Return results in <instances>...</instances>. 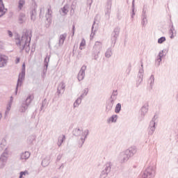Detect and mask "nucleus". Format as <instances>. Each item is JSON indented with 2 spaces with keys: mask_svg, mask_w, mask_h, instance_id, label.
Here are the masks:
<instances>
[{
  "mask_svg": "<svg viewBox=\"0 0 178 178\" xmlns=\"http://www.w3.org/2000/svg\"><path fill=\"white\" fill-rule=\"evenodd\" d=\"M31 35V31L26 29L25 32L23 33L22 38H20V35L16 33L15 34V40H17L18 42H16V45H20V44H24V40L29 38Z\"/></svg>",
  "mask_w": 178,
  "mask_h": 178,
  "instance_id": "obj_1",
  "label": "nucleus"
},
{
  "mask_svg": "<svg viewBox=\"0 0 178 178\" xmlns=\"http://www.w3.org/2000/svg\"><path fill=\"white\" fill-rule=\"evenodd\" d=\"M155 177V167L149 166L142 173V178H153Z\"/></svg>",
  "mask_w": 178,
  "mask_h": 178,
  "instance_id": "obj_2",
  "label": "nucleus"
},
{
  "mask_svg": "<svg viewBox=\"0 0 178 178\" xmlns=\"http://www.w3.org/2000/svg\"><path fill=\"white\" fill-rule=\"evenodd\" d=\"M119 34H120V27L117 26L114 29L113 31L111 33V45L113 47H115L116 44V41H118V38L119 37Z\"/></svg>",
  "mask_w": 178,
  "mask_h": 178,
  "instance_id": "obj_3",
  "label": "nucleus"
},
{
  "mask_svg": "<svg viewBox=\"0 0 178 178\" xmlns=\"http://www.w3.org/2000/svg\"><path fill=\"white\" fill-rule=\"evenodd\" d=\"M111 169L112 163L111 162L106 163L103 167V170L100 174V178H106L108 175L111 173Z\"/></svg>",
  "mask_w": 178,
  "mask_h": 178,
  "instance_id": "obj_4",
  "label": "nucleus"
},
{
  "mask_svg": "<svg viewBox=\"0 0 178 178\" xmlns=\"http://www.w3.org/2000/svg\"><path fill=\"white\" fill-rule=\"evenodd\" d=\"M26 77V72H19L18 75V79L17 81V85L15 88V95H17V91H19V87L23 86V81Z\"/></svg>",
  "mask_w": 178,
  "mask_h": 178,
  "instance_id": "obj_5",
  "label": "nucleus"
},
{
  "mask_svg": "<svg viewBox=\"0 0 178 178\" xmlns=\"http://www.w3.org/2000/svg\"><path fill=\"white\" fill-rule=\"evenodd\" d=\"M30 104H31V95H29L26 97V100L22 102V106L19 108V112H21L22 113H24V112H26Z\"/></svg>",
  "mask_w": 178,
  "mask_h": 178,
  "instance_id": "obj_6",
  "label": "nucleus"
},
{
  "mask_svg": "<svg viewBox=\"0 0 178 178\" xmlns=\"http://www.w3.org/2000/svg\"><path fill=\"white\" fill-rule=\"evenodd\" d=\"M156 120V115H154L152 120L150 121L149 122V127H148V134L149 136H152V134H154L156 129V127L155 126L156 124V122L155 121Z\"/></svg>",
  "mask_w": 178,
  "mask_h": 178,
  "instance_id": "obj_7",
  "label": "nucleus"
},
{
  "mask_svg": "<svg viewBox=\"0 0 178 178\" xmlns=\"http://www.w3.org/2000/svg\"><path fill=\"white\" fill-rule=\"evenodd\" d=\"M141 63V69L139 70L138 74V83H136V86L138 87L141 83H143V79L144 78V65L143 64V61H140Z\"/></svg>",
  "mask_w": 178,
  "mask_h": 178,
  "instance_id": "obj_8",
  "label": "nucleus"
},
{
  "mask_svg": "<svg viewBox=\"0 0 178 178\" xmlns=\"http://www.w3.org/2000/svg\"><path fill=\"white\" fill-rule=\"evenodd\" d=\"M129 159H130V157L125 152H121L118 156V161L120 163H125V162H127Z\"/></svg>",
  "mask_w": 178,
  "mask_h": 178,
  "instance_id": "obj_9",
  "label": "nucleus"
},
{
  "mask_svg": "<svg viewBox=\"0 0 178 178\" xmlns=\"http://www.w3.org/2000/svg\"><path fill=\"white\" fill-rule=\"evenodd\" d=\"M86 70H87V66L83 65L77 75V79L79 81L84 80V77H86Z\"/></svg>",
  "mask_w": 178,
  "mask_h": 178,
  "instance_id": "obj_10",
  "label": "nucleus"
},
{
  "mask_svg": "<svg viewBox=\"0 0 178 178\" xmlns=\"http://www.w3.org/2000/svg\"><path fill=\"white\" fill-rule=\"evenodd\" d=\"M8 60H9V57H8V56L0 54V68L7 66Z\"/></svg>",
  "mask_w": 178,
  "mask_h": 178,
  "instance_id": "obj_11",
  "label": "nucleus"
},
{
  "mask_svg": "<svg viewBox=\"0 0 178 178\" xmlns=\"http://www.w3.org/2000/svg\"><path fill=\"white\" fill-rule=\"evenodd\" d=\"M46 22H47V24H46L45 27L48 28L51 24H52V10L51 8H48L47 13L46 14Z\"/></svg>",
  "mask_w": 178,
  "mask_h": 178,
  "instance_id": "obj_12",
  "label": "nucleus"
},
{
  "mask_svg": "<svg viewBox=\"0 0 178 178\" xmlns=\"http://www.w3.org/2000/svg\"><path fill=\"white\" fill-rule=\"evenodd\" d=\"M106 13L105 16L107 19H110L111 17V12L112 9V0H107L106 6Z\"/></svg>",
  "mask_w": 178,
  "mask_h": 178,
  "instance_id": "obj_13",
  "label": "nucleus"
},
{
  "mask_svg": "<svg viewBox=\"0 0 178 178\" xmlns=\"http://www.w3.org/2000/svg\"><path fill=\"white\" fill-rule=\"evenodd\" d=\"M33 35H30V36L29 38L25 39L24 40V44L22 46V44H20V45H17L19 47V48L20 49V51H19L20 54H22V52H23V51H24V49H26V47L27 44H29V42H31V37Z\"/></svg>",
  "mask_w": 178,
  "mask_h": 178,
  "instance_id": "obj_14",
  "label": "nucleus"
},
{
  "mask_svg": "<svg viewBox=\"0 0 178 178\" xmlns=\"http://www.w3.org/2000/svg\"><path fill=\"white\" fill-rule=\"evenodd\" d=\"M124 152L128 154L129 158H131V156H134V155L137 154V147H136V146H132Z\"/></svg>",
  "mask_w": 178,
  "mask_h": 178,
  "instance_id": "obj_15",
  "label": "nucleus"
},
{
  "mask_svg": "<svg viewBox=\"0 0 178 178\" xmlns=\"http://www.w3.org/2000/svg\"><path fill=\"white\" fill-rule=\"evenodd\" d=\"M115 104V100H112L108 99L106 103V112H110L112 111V108H113V105Z\"/></svg>",
  "mask_w": 178,
  "mask_h": 178,
  "instance_id": "obj_16",
  "label": "nucleus"
},
{
  "mask_svg": "<svg viewBox=\"0 0 178 178\" xmlns=\"http://www.w3.org/2000/svg\"><path fill=\"white\" fill-rule=\"evenodd\" d=\"M141 20V24L143 27H145L148 23V19H147V13L145 10H143Z\"/></svg>",
  "mask_w": 178,
  "mask_h": 178,
  "instance_id": "obj_17",
  "label": "nucleus"
},
{
  "mask_svg": "<svg viewBox=\"0 0 178 178\" xmlns=\"http://www.w3.org/2000/svg\"><path fill=\"white\" fill-rule=\"evenodd\" d=\"M8 12V8H5V4L3 1L0 0V17H2Z\"/></svg>",
  "mask_w": 178,
  "mask_h": 178,
  "instance_id": "obj_18",
  "label": "nucleus"
},
{
  "mask_svg": "<svg viewBox=\"0 0 178 178\" xmlns=\"http://www.w3.org/2000/svg\"><path fill=\"white\" fill-rule=\"evenodd\" d=\"M162 58H163V50L159 53V58L156 59V66L158 67L162 62Z\"/></svg>",
  "mask_w": 178,
  "mask_h": 178,
  "instance_id": "obj_19",
  "label": "nucleus"
},
{
  "mask_svg": "<svg viewBox=\"0 0 178 178\" xmlns=\"http://www.w3.org/2000/svg\"><path fill=\"white\" fill-rule=\"evenodd\" d=\"M0 161L1 162H3L4 163H6L8 162V152L5 150L0 156Z\"/></svg>",
  "mask_w": 178,
  "mask_h": 178,
  "instance_id": "obj_20",
  "label": "nucleus"
},
{
  "mask_svg": "<svg viewBox=\"0 0 178 178\" xmlns=\"http://www.w3.org/2000/svg\"><path fill=\"white\" fill-rule=\"evenodd\" d=\"M147 112H148V105L143 106L142 108H141V117H142V119L144 118L145 115H147Z\"/></svg>",
  "mask_w": 178,
  "mask_h": 178,
  "instance_id": "obj_21",
  "label": "nucleus"
},
{
  "mask_svg": "<svg viewBox=\"0 0 178 178\" xmlns=\"http://www.w3.org/2000/svg\"><path fill=\"white\" fill-rule=\"evenodd\" d=\"M72 134L76 137H79V136H81L83 134V131L81 130L80 128H76L73 129Z\"/></svg>",
  "mask_w": 178,
  "mask_h": 178,
  "instance_id": "obj_22",
  "label": "nucleus"
},
{
  "mask_svg": "<svg viewBox=\"0 0 178 178\" xmlns=\"http://www.w3.org/2000/svg\"><path fill=\"white\" fill-rule=\"evenodd\" d=\"M31 154L29 152H23L20 154L21 161L29 159L30 158Z\"/></svg>",
  "mask_w": 178,
  "mask_h": 178,
  "instance_id": "obj_23",
  "label": "nucleus"
},
{
  "mask_svg": "<svg viewBox=\"0 0 178 178\" xmlns=\"http://www.w3.org/2000/svg\"><path fill=\"white\" fill-rule=\"evenodd\" d=\"M67 36V34H66V33H63L60 35V39H59V46L60 47V45H63Z\"/></svg>",
  "mask_w": 178,
  "mask_h": 178,
  "instance_id": "obj_24",
  "label": "nucleus"
},
{
  "mask_svg": "<svg viewBox=\"0 0 178 178\" xmlns=\"http://www.w3.org/2000/svg\"><path fill=\"white\" fill-rule=\"evenodd\" d=\"M35 136L34 135H31L28 139H27V143L28 144H30V145H33V143H34V141H35Z\"/></svg>",
  "mask_w": 178,
  "mask_h": 178,
  "instance_id": "obj_25",
  "label": "nucleus"
},
{
  "mask_svg": "<svg viewBox=\"0 0 178 178\" xmlns=\"http://www.w3.org/2000/svg\"><path fill=\"white\" fill-rule=\"evenodd\" d=\"M109 99H111L113 101H115V99H118V90H113V91L112 95L110 97Z\"/></svg>",
  "mask_w": 178,
  "mask_h": 178,
  "instance_id": "obj_26",
  "label": "nucleus"
},
{
  "mask_svg": "<svg viewBox=\"0 0 178 178\" xmlns=\"http://www.w3.org/2000/svg\"><path fill=\"white\" fill-rule=\"evenodd\" d=\"M24 5H26V0H19L18 1V9L19 10H22V9H23V6H24Z\"/></svg>",
  "mask_w": 178,
  "mask_h": 178,
  "instance_id": "obj_27",
  "label": "nucleus"
},
{
  "mask_svg": "<svg viewBox=\"0 0 178 178\" xmlns=\"http://www.w3.org/2000/svg\"><path fill=\"white\" fill-rule=\"evenodd\" d=\"M170 38L172 39L175 38V26L172 24V28L169 30Z\"/></svg>",
  "mask_w": 178,
  "mask_h": 178,
  "instance_id": "obj_28",
  "label": "nucleus"
},
{
  "mask_svg": "<svg viewBox=\"0 0 178 178\" xmlns=\"http://www.w3.org/2000/svg\"><path fill=\"white\" fill-rule=\"evenodd\" d=\"M30 15H31V20L34 22L35 20V15H36L35 8L32 9V10L30 12Z\"/></svg>",
  "mask_w": 178,
  "mask_h": 178,
  "instance_id": "obj_29",
  "label": "nucleus"
},
{
  "mask_svg": "<svg viewBox=\"0 0 178 178\" xmlns=\"http://www.w3.org/2000/svg\"><path fill=\"white\" fill-rule=\"evenodd\" d=\"M154 81H155V77L154 76V75H151L149 79V83L151 90H152V87H154Z\"/></svg>",
  "mask_w": 178,
  "mask_h": 178,
  "instance_id": "obj_30",
  "label": "nucleus"
},
{
  "mask_svg": "<svg viewBox=\"0 0 178 178\" xmlns=\"http://www.w3.org/2000/svg\"><path fill=\"white\" fill-rule=\"evenodd\" d=\"M120 111H122V104L118 103L115 106V113H120Z\"/></svg>",
  "mask_w": 178,
  "mask_h": 178,
  "instance_id": "obj_31",
  "label": "nucleus"
},
{
  "mask_svg": "<svg viewBox=\"0 0 178 178\" xmlns=\"http://www.w3.org/2000/svg\"><path fill=\"white\" fill-rule=\"evenodd\" d=\"M109 122H111L112 123H116L118 120V115H113L109 119Z\"/></svg>",
  "mask_w": 178,
  "mask_h": 178,
  "instance_id": "obj_32",
  "label": "nucleus"
},
{
  "mask_svg": "<svg viewBox=\"0 0 178 178\" xmlns=\"http://www.w3.org/2000/svg\"><path fill=\"white\" fill-rule=\"evenodd\" d=\"M112 48L110 47L106 50L105 53V56L106 58H111V56H112Z\"/></svg>",
  "mask_w": 178,
  "mask_h": 178,
  "instance_id": "obj_33",
  "label": "nucleus"
},
{
  "mask_svg": "<svg viewBox=\"0 0 178 178\" xmlns=\"http://www.w3.org/2000/svg\"><path fill=\"white\" fill-rule=\"evenodd\" d=\"M81 97H78L77 99L74 103V108H77L80 104H81Z\"/></svg>",
  "mask_w": 178,
  "mask_h": 178,
  "instance_id": "obj_34",
  "label": "nucleus"
},
{
  "mask_svg": "<svg viewBox=\"0 0 178 178\" xmlns=\"http://www.w3.org/2000/svg\"><path fill=\"white\" fill-rule=\"evenodd\" d=\"M66 88V85H65V83L63 82H61L58 86V90H63V92H65V88Z\"/></svg>",
  "mask_w": 178,
  "mask_h": 178,
  "instance_id": "obj_35",
  "label": "nucleus"
},
{
  "mask_svg": "<svg viewBox=\"0 0 178 178\" xmlns=\"http://www.w3.org/2000/svg\"><path fill=\"white\" fill-rule=\"evenodd\" d=\"M68 8H69V6L66 4L63 6V8H61V12H63L64 15H67V12H69V10H67Z\"/></svg>",
  "mask_w": 178,
  "mask_h": 178,
  "instance_id": "obj_36",
  "label": "nucleus"
},
{
  "mask_svg": "<svg viewBox=\"0 0 178 178\" xmlns=\"http://www.w3.org/2000/svg\"><path fill=\"white\" fill-rule=\"evenodd\" d=\"M26 17V14L21 13L19 16V22H20V24H22L24 22L23 19Z\"/></svg>",
  "mask_w": 178,
  "mask_h": 178,
  "instance_id": "obj_37",
  "label": "nucleus"
},
{
  "mask_svg": "<svg viewBox=\"0 0 178 178\" xmlns=\"http://www.w3.org/2000/svg\"><path fill=\"white\" fill-rule=\"evenodd\" d=\"M26 175H29V171L28 170L21 171L19 172V178H24V176H26Z\"/></svg>",
  "mask_w": 178,
  "mask_h": 178,
  "instance_id": "obj_38",
  "label": "nucleus"
},
{
  "mask_svg": "<svg viewBox=\"0 0 178 178\" xmlns=\"http://www.w3.org/2000/svg\"><path fill=\"white\" fill-rule=\"evenodd\" d=\"M94 26H95V21H94L93 24L92 26V33L90 34V37H94V35H95V32L97 31V28L94 29Z\"/></svg>",
  "mask_w": 178,
  "mask_h": 178,
  "instance_id": "obj_39",
  "label": "nucleus"
},
{
  "mask_svg": "<svg viewBox=\"0 0 178 178\" xmlns=\"http://www.w3.org/2000/svg\"><path fill=\"white\" fill-rule=\"evenodd\" d=\"M132 13H131V19H134V16H136V13H134V0L132 1Z\"/></svg>",
  "mask_w": 178,
  "mask_h": 178,
  "instance_id": "obj_40",
  "label": "nucleus"
},
{
  "mask_svg": "<svg viewBox=\"0 0 178 178\" xmlns=\"http://www.w3.org/2000/svg\"><path fill=\"white\" fill-rule=\"evenodd\" d=\"M166 41V38L165 36H162L158 39V44H163Z\"/></svg>",
  "mask_w": 178,
  "mask_h": 178,
  "instance_id": "obj_41",
  "label": "nucleus"
},
{
  "mask_svg": "<svg viewBox=\"0 0 178 178\" xmlns=\"http://www.w3.org/2000/svg\"><path fill=\"white\" fill-rule=\"evenodd\" d=\"M45 76V58L43 60V72L42 73V77L44 79Z\"/></svg>",
  "mask_w": 178,
  "mask_h": 178,
  "instance_id": "obj_42",
  "label": "nucleus"
},
{
  "mask_svg": "<svg viewBox=\"0 0 178 178\" xmlns=\"http://www.w3.org/2000/svg\"><path fill=\"white\" fill-rule=\"evenodd\" d=\"M65 140H66V136H65V135H63V138L58 143V147H60V145H62V144L63 143V141H65Z\"/></svg>",
  "mask_w": 178,
  "mask_h": 178,
  "instance_id": "obj_43",
  "label": "nucleus"
},
{
  "mask_svg": "<svg viewBox=\"0 0 178 178\" xmlns=\"http://www.w3.org/2000/svg\"><path fill=\"white\" fill-rule=\"evenodd\" d=\"M82 134H83L84 136V139L86 140V138H87V136H88V134H90V131L88 129H86Z\"/></svg>",
  "mask_w": 178,
  "mask_h": 178,
  "instance_id": "obj_44",
  "label": "nucleus"
},
{
  "mask_svg": "<svg viewBox=\"0 0 178 178\" xmlns=\"http://www.w3.org/2000/svg\"><path fill=\"white\" fill-rule=\"evenodd\" d=\"M81 143H79L78 145L79 148H81V147H83V145L86 141V139L83 138H81Z\"/></svg>",
  "mask_w": 178,
  "mask_h": 178,
  "instance_id": "obj_45",
  "label": "nucleus"
},
{
  "mask_svg": "<svg viewBox=\"0 0 178 178\" xmlns=\"http://www.w3.org/2000/svg\"><path fill=\"white\" fill-rule=\"evenodd\" d=\"M86 45V40L84 39L82 40V41L80 43L79 49L82 50L83 47Z\"/></svg>",
  "mask_w": 178,
  "mask_h": 178,
  "instance_id": "obj_46",
  "label": "nucleus"
},
{
  "mask_svg": "<svg viewBox=\"0 0 178 178\" xmlns=\"http://www.w3.org/2000/svg\"><path fill=\"white\" fill-rule=\"evenodd\" d=\"M131 72V65L129 64L127 70H126L127 75L129 76V74H130Z\"/></svg>",
  "mask_w": 178,
  "mask_h": 178,
  "instance_id": "obj_47",
  "label": "nucleus"
},
{
  "mask_svg": "<svg viewBox=\"0 0 178 178\" xmlns=\"http://www.w3.org/2000/svg\"><path fill=\"white\" fill-rule=\"evenodd\" d=\"M25 52H26V54H29V52H30V42H28V44L25 47Z\"/></svg>",
  "mask_w": 178,
  "mask_h": 178,
  "instance_id": "obj_48",
  "label": "nucleus"
},
{
  "mask_svg": "<svg viewBox=\"0 0 178 178\" xmlns=\"http://www.w3.org/2000/svg\"><path fill=\"white\" fill-rule=\"evenodd\" d=\"M97 47L98 48H101V47H102V43H101L99 42H96L95 44L94 48H97Z\"/></svg>",
  "mask_w": 178,
  "mask_h": 178,
  "instance_id": "obj_49",
  "label": "nucleus"
},
{
  "mask_svg": "<svg viewBox=\"0 0 178 178\" xmlns=\"http://www.w3.org/2000/svg\"><path fill=\"white\" fill-rule=\"evenodd\" d=\"M11 108H12V104H8L6 111V113H9V111H10Z\"/></svg>",
  "mask_w": 178,
  "mask_h": 178,
  "instance_id": "obj_50",
  "label": "nucleus"
},
{
  "mask_svg": "<svg viewBox=\"0 0 178 178\" xmlns=\"http://www.w3.org/2000/svg\"><path fill=\"white\" fill-rule=\"evenodd\" d=\"M63 154H59L57 156L56 162H59V161H60V159H62V157H63Z\"/></svg>",
  "mask_w": 178,
  "mask_h": 178,
  "instance_id": "obj_51",
  "label": "nucleus"
},
{
  "mask_svg": "<svg viewBox=\"0 0 178 178\" xmlns=\"http://www.w3.org/2000/svg\"><path fill=\"white\" fill-rule=\"evenodd\" d=\"M6 165V163L0 161V169H3Z\"/></svg>",
  "mask_w": 178,
  "mask_h": 178,
  "instance_id": "obj_52",
  "label": "nucleus"
},
{
  "mask_svg": "<svg viewBox=\"0 0 178 178\" xmlns=\"http://www.w3.org/2000/svg\"><path fill=\"white\" fill-rule=\"evenodd\" d=\"M21 72L26 73V64L25 63L22 64V68Z\"/></svg>",
  "mask_w": 178,
  "mask_h": 178,
  "instance_id": "obj_53",
  "label": "nucleus"
},
{
  "mask_svg": "<svg viewBox=\"0 0 178 178\" xmlns=\"http://www.w3.org/2000/svg\"><path fill=\"white\" fill-rule=\"evenodd\" d=\"M82 94L84 95V97H86L87 94H88V88H85Z\"/></svg>",
  "mask_w": 178,
  "mask_h": 178,
  "instance_id": "obj_54",
  "label": "nucleus"
},
{
  "mask_svg": "<svg viewBox=\"0 0 178 178\" xmlns=\"http://www.w3.org/2000/svg\"><path fill=\"white\" fill-rule=\"evenodd\" d=\"M99 53V51H97L96 54H93V58L95 59V60H98V54Z\"/></svg>",
  "mask_w": 178,
  "mask_h": 178,
  "instance_id": "obj_55",
  "label": "nucleus"
},
{
  "mask_svg": "<svg viewBox=\"0 0 178 178\" xmlns=\"http://www.w3.org/2000/svg\"><path fill=\"white\" fill-rule=\"evenodd\" d=\"M56 94L59 98L60 97V95L62 94V90H60L59 88H57Z\"/></svg>",
  "mask_w": 178,
  "mask_h": 178,
  "instance_id": "obj_56",
  "label": "nucleus"
},
{
  "mask_svg": "<svg viewBox=\"0 0 178 178\" xmlns=\"http://www.w3.org/2000/svg\"><path fill=\"white\" fill-rule=\"evenodd\" d=\"M8 36L11 38V37H13V33H12V31L8 30Z\"/></svg>",
  "mask_w": 178,
  "mask_h": 178,
  "instance_id": "obj_57",
  "label": "nucleus"
},
{
  "mask_svg": "<svg viewBox=\"0 0 178 178\" xmlns=\"http://www.w3.org/2000/svg\"><path fill=\"white\" fill-rule=\"evenodd\" d=\"M74 30H75V26L74 24L72 25V37L74 35Z\"/></svg>",
  "mask_w": 178,
  "mask_h": 178,
  "instance_id": "obj_58",
  "label": "nucleus"
},
{
  "mask_svg": "<svg viewBox=\"0 0 178 178\" xmlns=\"http://www.w3.org/2000/svg\"><path fill=\"white\" fill-rule=\"evenodd\" d=\"M44 102H45V99H43V101H42V105L40 107V111H42V108H44Z\"/></svg>",
  "mask_w": 178,
  "mask_h": 178,
  "instance_id": "obj_59",
  "label": "nucleus"
},
{
  "mask_svg": "<svg viewBox=\"0 0 178 178\" xmlns=\"http://www.w3.org/2000/svg\"><path fill=\"white\" fill-rule=\"evenodd\" d=\"M45 61H46V63H45L46 69H45V70H47V69L48 67V61H47V58H45Z\"/></svg>",
  "mask_w": 178,
  "mask_h": 178,
  "instance_id": "obj_60",
  "label": "nucleus"
},
{
  "mask_svg": "<svg viewBox=\"0 0 178 178\" xmlns=\"http://www.w3.org/2000/svg\"><path fill=\"white\" fill-rule=\"evenodd\" d=\"M88 2L89 3V6H91V5L92 4V0H88Z\"/></svg>",
  "mask_w": 178,
  "mask_h": 178,
  "instance_id": "obj_61",
  "label": "nucleus"
},
{
  "mask_svg": "<svg viewBox=\"0 0 178 178\" xmlns=\"http://www.w3.org/2000/svg\"><path fill=\"white\" fill-rule=\"evenodd\" d=\"M45 161V159H44L42 162H41V165L42 166H43V168H45V165H44V161Z\"/></svg>",
  "mask_w": 178,
  "mask_h": 178,
  "instance_id": "obj_62",
  "label": "nucleus"
},
{
  "mask_svg": "<svg viewBox=\"0 0 178 178\" xmlns=\"http://www.w3.org/2000/svg\"><path fill=\"white\" fill-rule=\"evenodd\" d=\"M19 62H20V58H17L15 63H19Z\"/></svg>",
  "mask_w": 178,
  "mask_h": 178,
  "instance_id": "obj_63",
  "label": "nucleus"
},
{
  "mask_svg": "<svg viewBox=\"0 0 178 178\" xmlns=\"http://www.w3.org/2000/svg\"><path fill=\"white\" fill-rule=\"evenodd\" d=\"M12 104H13V100H12V99H10V101H9V102H8V104L12 105Z\"/></svg>",
  "mask_w": 178,
  "mask_h": 178,
  "instance_id": "obj_64",
  "label": "nucleus"
}]
</instances>
